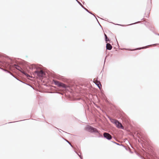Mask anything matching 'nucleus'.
Segmentation results:
<instances>
[{"label":"nucleus","mask_w":159,"mask_h":159,"mask_svg":"<svg viewBox=\"0 0 159 159\" xmlns=\"http://www.w3.org/2000/svg\"><path fill=\"white\" fill-rule=\"evenodd\" d=\"M22 73L24 74L25 75H26L27 77H30V76L28 75L24 71L22 72Z\"/></svg>","instance_id":"14"},{"label":"nucleus","mask_w":159,"mask_h":159,"mask_svg":"<svg viewBox=\"0 0 159 159\" xmlns=\"http://www.w3.org/2000/svg\"><path fill=\"white\" fill-rule=\"evenodd\" d=\"M115 124L118 128H121L122 129L123 128V127L122 126L121 123H120L117 120L116 121Z\"/></svg>","instance_id":"6"},{"label":"nucleus","mask_w":159,"mask_h":159,"mask_svg":"<svg viewBox=\"0 0 159 159\" xmlns=\"http://www.w3.org/2000/svg\"><path fill=\"white\" fill-rule=\"evenodd\" d=\"M29 68L30 69L33 70V69H37V67H36V66L35 65L32 64V65H31V66H30L29 67Z\"/></svg>","instance_id":"11"},{"label":"nucleus","mask_w":159,"mask_h":159,"mask_svg":"<svg viewBox=\"0 0 159 159\" xmlns=\"http://www.w3.org/2000/svg\"><path fill=\"white\" fill-rule=\"evenodd\" d=\"M65 140L69 144V145H70V146H71V147L72 148H73V146L67 140Z\"/></svg>","instance_id":"16"},{"label":"nucleus","mask_w":159,"mask_h":159,"mask_svg":"<svg viewBox=\"0 0 159 159\" xmlns=\"http://www.w3.org/2000/svg\"><path fill=\"white\" fill-rule=\"evenodd\" d=\"M103 137L107 139H111V136L109 133L105 132L103 133Z\"/></svg>","instance_id":"5"},{"label":"nucleus","mask_w":159,"mask_h":159,"mask_svg":"<svg viewBox=\"0 0 159 159\" xmlns=\"http://www.w3.org/2000/svg\"><path fill=\"white\" fill-rule=\"evenodd\" d=\"M106 58H105V59L104 62V64H105V61H106Z\"/></svg>","instance_id":"25"},{"label":"nucleus","mask_w":159,"mask_h":159,"mask_svg":"<svg viewBox=\"0 0 159 159\" xmlns=\"http://www.w3.org/2000/svg\"><path fill=\"white\" fill-rule=\"evenodd\" d=\"M102 138H103V137L102 136Z\"/></svg>","instance_id":"30"},{"label":"nucleus","mask_w":159,"mask_h":159,"mask_svg":"<svg viewBox=\"0 0 159 159\" xmlns=\"http://www.w3.org/2000/svg\"><path fill=\"white\" fill-rule=\"evenodd\" d=\"M141 140V141H140V142H141V140H142V141L143 142V140L141 139V140Z\"/></svg>","instance_id":"27"},{"label":"nucleus","mask_w":159,"mask_h":159,"mask_svg":"<svg viewBox=\"0 0 159 159\" xmlns=\"http://www.w3.org/2000/svg\"><path fill=\"white\" fill-rule=\"evenodd\" d=\"M121 25V26H123V25Z\"/></svg>","instance_id":"29"},{"label":"nucleus","mask_w":159,"mask_h":159,"mask_svg":"<svg viewBox=\"0 0 159 159\" xmlns=\"http://www.w3.org/2000/svg\"><path fill=\"white\" fill-rule=\"evenodd\" d=\"M53 81L54 84L55 85H57L59 87H61L64 88H66V85L63 83L60 82L59 81L56 80H53Z\"/></svg>","instance_id":"3"},{"label":"nucleus","mask_w":159,"mask_h":159,"mask_svg":"<svg viewBox=\"0 0 159 159\" xmlns=\"http://www.w3.org/2000/svg\"><path fill=\"white\" fill-rule=\"evenodd\" d=\"M138 140L139 142H140V141H139V139H138Z\"/></svg>","instance_id":"26"},{"label":"nucleus","mask_w":159,"mask_h":159,"mask_svg":"<svg viewBox=\"0 0 159 159\" xmlns=\"http://www.w3.org/2000/svg\"><path fill=\"white\" fill-rule=\"evenodd\" d=\"M13 66L17 70L20 71L21 73L22 72H23V71H24L22 69L21 67H20L19 66L17 65L14 64L13 65Z\"/></svg>","instance_id":"7"},{"label":"nucleus","mask_w":159,"mask_h":159,"mask_svg":"<svg viewBox=\"0 0 159 159\" xmlns=\"http://www.w3.org/2000/svg\"><path fill=\"white\" fill-rule=\"evenodd\" d=\"M108 118L110 119L111 122L113 123H114L115 124V122H116V121H117V120H116L114 119H112L110 117H108Z\"/></svg>","instance_id":"12"},{"label":"nucleus","mask_w":159,"mask_h":159,"mask_svg":"<svg viewBox=\"0 0 159 159\" xmlns=\"http://www.w3.org/2000/svg\"><path fill=\"white\" fill-rule=\"evenodd\" d=\"M140 22V21H138V22H135V23H134L130 24V25H133V24H136V23H139Z\"/></svg>","instance_id":"20"},{"label":"nucleus","mask_w":159,"mask_h":159,"mask_svg":"<svg viewBox=\"0 0 159 159\" xmlns=\"http://www.w3.org/2000/svg\"><path fill=\"white\" fill-rule=\"evenodd\" d=\"M106 49L107 50H111L112 48V46L109 43H107L106 44Z\"/></svg>","instance_id":"8"},{"label":"nucleus","mask_w":159,"mask_h":159,"mask_svg":"<svg viewBox=\"0 0 159 159\" xmlns=\"http://www.w3.org/2000/svg\"><path fill=\"white\" fill-rule=\"evenodd\" d=\"M105 37V41L106 42V43L107 42V35L105 34H104Z\"/></svg>","instance_id":"17"},{"label":"nucleus","mask_w":159,"mask_h":159,"mask_svg":"<svg viewBox=\"0 0 159 159\" xmlns=\"http://www.w3.org/2000/svg\"><path fill=\"white\" fill-rule=\"evenodd\" d=\"M80 158L81 159H83V158L82 156H80Z\"/></svg>","instance_id":"22"},{"label":"nucleus","mask_w":159,"mask_h":159,"mask_svg":"<svg viewBox=\"0 0 159 159\" xmlns=\"http://www.w3.org/2000/svg\"><path fill=\"white\" fill-rule=\"evenodd\" d=\"M34 75H37L39 77H42L45 75V72L42 70L39 71L36 70L33 73Z\"/></svg>","instance_id":"2"},{"label":"nucleus","mask_w":159,"mask_h":159,"mask_svg":"<svg viewBox=\"0 0 159 159\" xmlns=\"http://www.w3.org/2000/svg\"><path fill=\"white\" fill-rule=\"evenodd\" d=\"M116 141H117L118 142V140L116 139Z\"/></svg>","instance_id":"28"},{"label":"nucleus","mask_w":159,"mask_h":159,"mask_svg":"<svg viewBox=\"0 0 159 159\" xmlns=\"http://www.w3.org/2000/svg\"><path fill=\"white\" fill-rule=\"evenodd\" d=\"M85 129L91 133H98V130L95 128H93L90 126H88L85 127Z\"/></svg>","instance_id":"1"},{"label":"nucleus","mask_w":159,"mask_h":159,"mask_svg":"<svg viewBox=\"0 0 159 159\" xmlns=\"http://www.w3.org/2000/svg\"><path fill=\"white\" fill-rule=\"evenodd\" d=\"M140 157L142 159H145L144 157L142 156H140Z\"/></svg>","instance_id":"21"},{"label":"nucleus","mask_w":159,"mask_h":159,"mask_svg":"<svg viewBox=\"0 0 159 159\" xmlns=\"http://www.w3.org/2000/svg\"><path fill=\"white\" fill-rule=\"evenodd\" d=\"M107 42L108 41H109V42H110V40H109V39H108V38H107Z\"/></svg>","instance_id":"24"},{"label":"nucleus","mask_w":159,"mask_h":159,"mask_svg":"<svg viewBox=\"0 0 159 159\" xmlns=\"http://www.w3.org/2000/svg\"><path fill=\"white\" fill-rule=\"evenodd\" d=\"M22 73L24 74L25 75H26L27 77H30V76L28 75L24 71L22 72Z\"/></svg>","instance_id":"15"},{"label":"nucleus","mask_w":159,"mask_h":159,"mask_svg":"<svg viewBox=\"0 0 159 159\" xmlns=\"http://www.w3.org/2000/svg\"><path fill=\"white\" fill-rule=\"evenodd\" d=\"M147 48V46H146L145 47H143L141 48H137V49H141L146 48Z\"/></svg>","instance_id":"18"},{"label":"nucleus","mask_w":159,"mask_h":159,"mask_svg":"<svg viewBox=\"0 0 159 159\" xmlns=\"http://www.w3.org/2000/svg\"><path fill=\"white\" fill-rule=\"evenodd\" d=\"M112 142H113L114 143H115L117 145L122 146L123 147H124L125 148V149L126 150H128L127 148L126 147H125V146L124 145H123L121 143H116L115 142H113V141H112Z\"/></svg>","instance_id":"10"},{"label":"nucleus","mask_w":159,"mask_h":159,"mask_svg":"<svg viewBox=\"0 0 159 159\" xmlns=\"http://www.w3.org/2000/svg\"><path fill=\"white\" fill-rule=\"evenodd\" d=\"M0 69H2V70H3V71H5V69H3V68H0Z\"/></svg>","instance_id":"23"},{"label":"nucleus","mask_w":159,"mask_h":159,"mask_svg":"<svg viewBox=\"0 0 159 159\" xmlns=\"http://www.w3.org/2000/svg\"><path fill=\"white\" fill-rule=\"evenodd\" d=\"M74 151L76 153L79 157L80 156H81V155H79V154L76 151Z\"/></svg>","instance_id":"19"},{"label":"nucleus","mask_w":159,"mask_h":159,"mask_svg":"<svg viewBox=\"0 0 159 159\" xmlns=\"http://www.w3.org/2000/svg\"><path fill=\"white\" fill-rule=\"evenodd\" d=\"M77 2L80 5V6L84 9L87 12H89V13L93 15V16L96 18L97 20V21L98 22V20H97V18L95 16H94V15L93 14V13H91V12L89 11L85 7H84V6H83L82 4L80 2H79L78 0H77Z\"/></svg>","instance_id":"4"},{"label":"nucleus","mask_w":159,"mask_h":159,"mask_svg":"<svg viewBox=\"0 0 159 159\" xmlns=\"http://www.w3.org/2000/svg\"><path fill=\"white\" fill-rule=\"evenodd\" d=\"M5 71L7 72V73H9L10 74V75H12L13 77H14V78H16V79H17V80H19L17 79L14 76V75H13L11 73V72L10 71L6 70H5Z\"/></svg>","instance_id":"13"},{"label":"nucleus","mask_w":159,"mask_h":159,"mask_svg":"<svg viewBox=\"0 0 159 159\" xmlns=\"http://www.w3.org/2000/svg\"><path fill=\"white\" fill-rule=\"evenodd\" d=\"M94 83L98 86V87L99 89H100L101 88L102 85L101 84L100 82L99 81H97L96 82H94Z\"/></svg>","instance_id":"9"}]
</instances>
